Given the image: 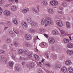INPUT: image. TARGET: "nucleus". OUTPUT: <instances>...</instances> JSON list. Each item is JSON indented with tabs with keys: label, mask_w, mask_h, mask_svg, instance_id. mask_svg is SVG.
Segmentation results:
<instances>
[{
	"label": "nucleus",
	"mask_w": 73,
	"mask_h": 73,
	"mask_svg": "<svg viewBox=\"0 0 73 73\" xmlns=\"http://www.w3.org/2000/svg\"><path fill=\"white\" fill-rule=\"evenodd\" d=\"M45 19L46 21V24L45 25V27L51 26V25H53L54 22H53V21L50 17H46L45 18Z\"/></svg>",
	"instance_id": "obj_1"
},
{
	"label": "nucleus",
	"mask_w": 73,
	"mask_h": 73,
	"mask_svg": "<svg viewBox=\"0 0 73 73\" xmlns=\"http://www.w3.org/2000/svg\"><path fill=\"white\" fill-rule=\"evenodd\" d=\"M56 24L57 25L60 27H62L63 26V24L61 21L60 20H58L56 22Z\"/></svg>",
	"instance_id": "obj_2"
},
{
	"label": "nucleus",
	"mask_w": 73,
	"mask_h": 73,
	"mask_svg": "<svg viewBox=\"0 0 73 73\" xmlns=\"http://www.w3.org/2000/svg\"><path fill=\"white\" fill-rule=\"evenodd\" d=\"M48 41L50 44H54L55 42L54 39L53 37H51L48 39Z\"/></svg>",
	"instance_id": "obj_3"
},
{
	"label": "nucleus",
	"mask_w": 73,
	"mask_h": 73,
	"mask_svg": "<svg viewBox=\"0 0 73 73\" xmlns=\"http://www.w3.org/2000/svg\"><path fill=\"white\" fill-rule=\"evenodd\" d=\"M4 13L5 15H6L7 16H11V12L7 10L5 11L4 12Z\"/></svg>",
	"instance_id": "obj_4"
},
{
	"label": "nucleus",
	"mask_w": 73,
	"mask_h": 73,
	"mask_svg": "<svg viewBox=\"0 0 73 73\" xmlns=\"http://www.w3.org/2000/svg\"><path fill=\"white\" fill-rule=\"evenodd\" d=\"M9 35V36H11L12 37H16V35L12 31H10Z\"/></svg>",
	"instance_id": "obj_5"
},
{
	"label": "nucleus",
	"mask_w": 73,
	"mask_h": 73,
	"mask_svg": "<svg viewBox=\"0 0 73 73\" xmlns=\"http://www.w3.org/2000/svg\"><path fill=\"white\" fill-rule=\"evenodd\" d=\"M28 67L29 68H33L34 66H35V64L34 63L32 62V63H30L29 64V65H28Z\"/></svg>",
	"instance_id": "obj_6"
},
{
	"label": "nucleus",
	"mask_w": 73,
	"mask_h": 73,
	"mask_svg": "<svg viewBox=\"0 0 73 73\" xmlns=\"http://www.w3.org/2000/svg\"><path fill=\"white\" fill-rule=\"evenodd\" d=\"M25 36L26 39L28 40H30L32 38V36L30 35L26 34L25 35Z\"/></svg>",
	"instance_id": "obj_7"
},
{
	"label": "nucleus",
	"mask_w": 73,
	"mask_h": 73,
	"mask_svg": "<svg viewBox=\"0 0 73 73\" xmlns=\"http://www.w3.org/2000/svg\"><path fill=\"white\" fill-rule=\"evenodd\" d=\"M52 33L53 35H58V32L56 30H53L52 31Z\"/></svg>",
	"instance_id": "obj_8"
},
{
	"label": "nucleus",
	"mask_w": 73,
	"mask_h": 73,
	"mask_svg": "<svg viewBox=\"0 0 73 73\" xmlns=\"http://www.w3.org/2000/svg\"><path fill=\"white\" fill-rule=\"evenodd\" d=\"M67 70V68L66 67L64 66L63 67H62L61 69V71L62 72H64V73H65L66 72V71Z\"/></svg>",
	"instance_id": "obj_9"
},
{
	"label": "nucleus",
	"mask_w": 73,
	"mask_h": 73,
	"mask_svg": "<svg viewBox=\"0 0 73 73\" xmlns=\"http://www.w3.org/2000/svg\"><path fill=\"white\" fill-rule=\"evenodd\" d=\"M65 63L66 65H70L72 64V62L71 61L67 60L65 62Z\"/></svg>",
	"instance_id": "obj_10"
},
{
	"label": "nucleus",
	"mask_w": 73,
	"mask_h": 73,
	"mask_svg": "<svg viewBox=\"0 0 73 73\" xmlns=\"http://www.w3.org/2000/svg\"><path fill=\"white\" fill-rule=\"evenodd\" d=\"M11 10L13 11H15L17 9V7L15 6H12L11 7Z\"/></svg>",
	"instance_id": "obj_11"
},
{
	"label": "nucleus",
	"mask_w": 73,
	"mask_h": 73,
	"mask_svg": "<svg viewBox=\"0 0 73 73\" xmlns=\"http://www.w3.org/2000/svg\"><path fill=\"white\" fill-rule=\"evenodd\" d=\"M48 12L50 14H53L54 13L53 9H49L48 10Z\"/></svg>",
	"instance_id": "obj_12"
},
{
	"label": "nucleus",
	"mask_w": 73,
	"mask_h": 73,
	"mask_svg": "<svg viewBox=\"0 0 73 73\" xmlns=\"http://www.w3.org/2000/svg\"><path fill=\"white\" fill-rule=\"evenodd\" d=\"M13 65H14L13 62L11 61L9 62V65L10 66H11V67H13Z\"/></svg>",
	"instance_id": "obj_13"
},
{
	"label": "nucleus",
	"mask_w": 73,
	"mask_h": 73,
	"mask_svg": "<svg viewBox=\"0 0 73 73\" xmlns=\"http://www.w3.org/2000/svg\"><path fill=\"white\" fill-rule=\"evenodd\" d=\"M30 24L33 27H35L37 25V23L36 22H32Z\"/></svg>",
	"instance_id": "obj_14"
},
{
	"label": "nucleus",
	"mask_w": 73,
	"mask_h": 73,
	"mask_svg": "<svg viewBox=\"0 0 73 73\" xmlns=\"http://www.w3.org/2000/svg\"><path fill=\"white\" fill-rule=\"evenodd\" d=\"M67 47L68 48H72L73 47V44L72 43H70L68 44L67 46Z\"/></svg>",
	"instance_id": "obj_15"
},
{
	"label": "nucleus",
	"mask_w": 73,
	"mask_h": 73,
	"mask_svg": "<svg viewBox=\"0 0 73 73\" xmlns=\"http://www.w3.org/2000/svg\"><path fill=\"white\" fill-rule=\"evenodd\" d=\"M27 23H30V24L31 23H32V21L31 19L29 17H28L27 18Z\"/></svg>",
	"instance_id": "obj_16"
},
{
	"label": "nucleus",
	"mask_w": 73,
	"mask_h": 73,
	"mask_svg": "<svg viewBox=\"0 0 73 73\" xmlns=\"http://www.w3.org/2000/svg\"><path fill=\"white\" fill-rule=\"evenodd\" d=\"M25 46L26 47H31L32 46L29 43L27 42L25 44Z\"/></svg>",
	"instance_id": "obj_17"
},
{
	"label": "nucleus",
	"mask_w": 73,
	"mask_h": 73,
	"mask_svg": "<svg viewBox=\"0 0 73 73\" xmlns=\"http://www.w3.org/2000/svg\"><path fill=\"white\" fill-rule=\"evenodd\" d=\"M8 60V59L5 57H4L2 58V61H3V62H5V63H7V60Z\"/></svg>",
	"instance_id": "obj_18"
},
{
	"label": "nucleus",
	"mask_w": 73,
	"mask_h": 73,
	"mask_svg": "<svg viewBox=\"0 0 73 73\" xmlns=\"http://www.w3.org/2000/svg\"><path fill=\"white\" fill-rule=\"evenodd\" d=\"M27 57L28 58H31L32 57V54L30 52L28 53Z\"/></svg>",
	"instance_id": "obj_19"
},
{
	"label": "nucleus",
	"mask_w": 73,
	"mask_h": 73,
	"mask_svg": "<svg viewBox=\"0 0 73 73\" xmlns=\"http://www.w3.org/2000/svg\"><path fill=\"white\" fill-rule=\"evenodd\" d=\"M66 52L68 54L71 55V54H73V51H69L68 50Z\"/></svg>",
	"instance_id": "obj_20"
},
{
	"label": "nucleus",
	"mask_w": 73,
	"mask_h": 73,
	"mask_svg": "<svg viewBox=\"0 0 73 73\" xmlns=\"http://www.w3.org/2000/svg\"><path fill=\"white\" fill-rule=\"evenodd\" d=\"M22 24L23 27H24L25 28H26L28 27V25H27V24L26 22H23L22 23Z\"/></svg>",
	"instance_id": "obj_21"
},
{
	"label": "nucleus",
	"mask_w": 73,
	"mask_h": 73,
	"mask_svg": "<svg viewBox=\"0 0 73 73\" xmlns=\"http://www.w3.org/2000/svg\"><path fill=\"white\" fill-rule=\"evenodd\" d=\"M64 43L67 44L68 43H69V40L68 39H66V38H64Z\"/></svg>",
	"instance_id": "obj_22"
},
{
	"label": "nucleus",
	"mask_w": 73,
	"mask_h": 73,
	"mask_svg": "<svg viewBox=\"0 0 73 73\" xmlns=\"http://www.w3.org/2000/svg\"><path fill=\"white\" fill-rule=\"evenodd\" d=\"M55 68L57 69H60L61 68V65L60 64H56L55 65Z\"/></svg>",
	"instance_id": "obj_23"
},
{
	"label": "nucleus",
	"mask_w": 73,
	"mask_h": 73,
	"mask_svg": "<svg viewBox=\"0 0 73 73\" xmlns=\"http://www.w3.org/2000/svg\"><path fill=\"white\" fill-rule=\"evenodd\" d=\"M68 71L70 73H73V68L70 67L68 69Z\"/></svg>",
	"instance_id": "obj_24"
},
{
	"label": "nucleus",
	"mask_w": 73,
	"mask_h": 73,
	"mask_svg": "<svg viewBox=\"0 0 73 73\" xmlns=\"http://www.w3.org/2000/svg\"><path fill=\"white\" fill-rule=\"evenodd\" d=\"M66 27L67 28H70V23L69 22H67L66 23Z\"/></svg>",
	"instance_id": "obj_25"
},
{
	"label": "nucleus",
	"mask_w": 73,
	"mask_h": 73,
	"mask_svg": "<svg viewBox=\"0 0 73 73\" xmlns=\"http://www.w3.org/2000/svg\"><path fill=\"white\" fill-rule=\"evenodd\" d=\"M60 32L61 33V34H62V36H66V34H64L65 33V32L64 31H60Z\"/></svg>",
	"instance_id": "obj_26"
},
{
	"label": "nucleus",
	"mask_w": 73,
	"mask_h": 73,
	"mask_svg": "<svg viewBox=\"0 0 73 73\" xmlns=\"http://www.w3.org/2000/svg\"><path fill=\"white\" fill-rule=\"evenodd\" d=\"M34 57H35L36 60H38L39 59V56L37 55H34Z\"/></svg>",
	"instance_id": "obj_27"
},
{
	"label": "nucleus",
	"mask_w": 73,
	"mask_h": 73,
	"mask_svg": "<svg viewBox=\"0 0 73 73\" xmlns=\"http://www.w3.org/2000/svg\"><path fill=\"white\" fill-rule=\"evenodd\" d=\"M7 25H9V26H11L12 23H11L10 21H8L7 22Z\"/></svg>",
	"instance_id": "obj_28"
},
{
	"label": "nucleus",
	"mask_w": 73,
	"mask_h": 73,
	"mask_svg": "<svg viewBox=\"0 0 73 73\" xmlns=\"http://www.w3.org/2000/svg\"><path fill=\"white\" fill-rule=\"evenodd\" d=\"M6 41L7 42L9 43V42H11V39L10 38H7L6 39Z\"/></svg>",
	"instance_id": "obj_29"
},
{
	"label": "nucleus",
	"mask_w": 73,
	"mask_h": 73,
	"mask_svg": "<svg viewBox=\"0 0 73 73\" xmlns=\"http://www.w3.org/2000/svg\"><path fill=\"white\" fill-rule=\"evenodd\" d=\"M5 52L4 51L2 50H0V54H5Z\"/></svg>",
	"instance_id": "obj_30"
},
{
	"label": "nucleus",
	"mask_w": 73,
	"mask_h": 73,
	"mask_svg": "<svg viewBox=\"0 0 73 73\" xmlns=\"http://www.w3.org/2000/svg\"><path fill=\"white\" fill-rule=\"evenodd\" d=\"M45 24V20L44 19H42L41 21V24L42 25H44Z\"/></svg>",
	"instance_id": "obj_31"
},
{
	"label": "nucleus",
	"mask_w": 73,
	"mask_h": 73,
	"mask_svg": "<svg viewBox=\"0 0 73 73\" xmlns=\"http://www.w3.org/2000/svg\"><path fill=\"white\" fill-rule=\"evenodd\" d=\"M62 5L64 7H66L67 6V4H66V2L63 3H62Z\"/></svg>",
	"instance_id": "obj_32"
},
{
	"label": "nucleus",
	"mask_w": 73,
	"mask_h": 73,
	"mask_svg": "<svg viewBox=\"0 0 73 73\" xmlns=\"http://www.w3.org/2000/svg\"><path fill=\"white\" fill-rule=\"evenodd\" d=\"M47 2H48V1L47 0H44L43 2V4H47Z\"/></svg>",
	"instance_id": "obj_33"
},
{
	"label": "nucleus",
	"mask_w": 73,
	"mask_h": 73,
	"mask_svg": "<svg viewBox=\"0 0 73 73\" xmlns=\"http://www.w3.org/2000/svg\"><path fill=\"white\" fill-rule=\"evenodd\" d=\"M3 48L4 49H7V45L4 44L3 46Z\"/></svg>",
	"instance_id": "obj_34"
},
{
	"label": "nucleus",
	"mask_w": 73,
	"mask_h": 73,
	"mask_svg": "<svg viewBox=\"0 0 73 73\" xmlns=\"http://www.w3.org/2000/svg\"><path fill=\"white\" fill-rule=\"evenodd\" d=\"M21 51H20V50H18V53L19 54H23V51H21Z\"/></svg>",
	"instance_id": "obj_35"
},
{
	"label": "nucleus",
	"mask_w": 73,
	"mask_h": 73,
	"mask_svg": "<svg viewBox=\"0 0 73 73\" xmlns=\"http://www.w3.org/2000/svg\"><path fill=\"white\" fill-rule=\"evenodd\" d=\"M14 23L17 25V24H18V23H17V19H15L13 21Z\"/></svg>",
	"instance_id": "obj_36"
},
{
	"label": "nucleus",
	"mask_w": 73,
	"mask_h": 73,
	"mask_svg": "<svg viewBox=\"0 0 73 73\" xmlns=\"http://www.w3.org/2000/svg\"><path fill=\"white\" fill-rule=\"evenodd\" d=\"M4 3V0H0V5H1Z\"/></svg>",
	"instance_id": "obj_37"
},
{
	"label": "nucleus",
	"mask_w": 73,
	"mask_h": 73,
	"mask_svg": "<svg viewBox=\"0 0 73 73\" xmlns=\"http://www.w3.org/2000/svg\"><path fill=\"white\" fill-rule=\"evenodd\" d=\"M51 5H54V1H53L50 2Z\"/></svg>",
	"instance_id": "obj_38"
},
{
	"label": "nucleus",
	"mask_w": 73,
	"mask_h": 73,
	"mask_svg": "<svg viewBox=\"0 0 73 73\" xmlns=\"http://www.w3.org/2000/svg\"><path fill=\"white\" fill-rule=\"evenodd\" d=\"M22 52H23V53H25V52H27V49H24V50H21Z\"/></svg>",
	"instance_id": "obj_39"
},
{
	"label": "nucleus",
	"mask_w": 73,
	"mask_h": 73,
	"mask_svg": "<svg viewBox=\"0 0 73 73\" xmlns=\"http://www.w3.org/2000/svg\"><path fill=\"white\" fill-rule=\"evenodd\" d=\"M58 4V2L57 1H54V5H57Z\"/></svg>",
	"instance_id": "obj_40"
},
{
	"label": "nucleus",
	"mask_w": 73,
	"mask_h": 73,
	"mask_svg": "<svg viewBox=\"0 0 73 73\" xmlns=\"http://www.w3.org/2000/svg\"><path fill=\"white\" fill-rule=\"evenodd\" d=\"M14 44L16 46H17V45H18V43H17V42L15 41L14 42Z\"/></svg>",
	"instance_id": "obj_41"
},
{
	"label": "nucleus",
	"mask_w": 73,
	"mask_h": 73,
	"mask_svg": "<svg viewBox=\"0 0 73 73\" xmlns=\"http://www.w3.org/2000/svg\"><path fill=\"white\" fill-rule=\"evenodd\" d=\"M58 12L59 13H60V14H62V15H63V14L64 13V12L61 11H58Z\"/></svg>",
	"instance_id": "obj_42"
},
{
	"label": "nucleus",
	"mask_w": 73,
	"mask_h": 73,
	"mask_svg": "<svg viewBox=\"0 0 73 73\" xmlns=\"http://www.w3.org/2000/svg\"><path fill=\"white\" fill-rule=\"evenodd\" d=\"M51 50L53 51H54V46H51Z\"/></svg>",
	"instance_id": "obj_43"
},
{
	"label": "nucleus",
	"mask_w": 73,
	"mask_h": 73,
	"mask_svg": "<svg viewBox=\"0 0 73 73\" xmlns=\"http://www.w3.org/2000/svg\"><path fill=\"white\" fill-rule=\"evenodd\" d=\"M3 58V57H2V56H0V62L2 61Z\"/></svg>",
	"instance_id": "obj_44"
},
{
	"label": "nucleus",
	"mask_w": 73,
	"mask_h": 73,
	"mask_svg": "<svg viewBox=\"0 0 73 73\" xmlns=\"http://www.w3.org/2000/svg\"><path fill=\"white\" fill-rule=\"evenodd\" d=\"M45 55L47 57V58H49V55H48V53H45Z\"/></svg>",
	"instance_id": "obj_45"
},
{
	"label": "nucleus",
	"mask_w": 73,
	"mask_h": 73,
	"mask_svg": "<svg viewBox=\"0 0 73 73\" xmlns=\"http://www.w3.org/2000/svg\"><path fill=\"white\" fill-rule=\"evenodd\" d=\"M38 72L39 73H42V70L41 69H40L38 70Z\"/></svg>",
	"instance_id": "obj_46"
},
{
	"label": "nucleus",
	"mask_w": 73,
	"mask_h": 73,
	"mask_svg": "<svg viewBox=\"0 0 73 73\" xmlns=\"http://www.w3.org/2000/svg\"><path fill=\"white\" fill-rule=\"evenodd\" d=\"M46 65L48 67H49V68H50L51 66H50V64H47Z\"/></svg>",
	"instance_id": "obj_47"
},
{
	"label": "nucleus",
	"mask_w": 73,
	"mask_h": 73,
	"mask_svg": "<svg viewBox=\"0 0 73 73\" xmlns=\"http://www.w3.org/2000/svg\"><path fill=\"white\" fill-rule=\"evenodd\" d=\"M44 36L46 37V38H48V35L46 34H44Z\"/></svg>",
	"instance_id": "obj_48"
},
{
	"label": "nucleus",
	"mask_w": 73,
	"mask_h": 73,
	"mask_svg": "<svg viewBox=\"0 0 73 73\" xmlns=\"http://www.w3.org/2000/svg\"><path fill=\"white\" fill-rule=\"evenodd\" d=\"M19 68L18 67H15V69L17 71H18V70H19Z\"/></svg>",
	"instance_id": "obj_49"
},
{
	"label": "nucleus",
	"mask_w": 73,
	"mask_h": 73,
	"mask_svg": "<svg viewBox=\"0 0 73 73\" xmlns=\"http://www.w3.org/2000/svg\"><path fill=\"white\" fill-rule=\"evenodd\" d=\"M57 56H56V55L54 56V57H53V58H54V59H56V58H57Z\"/></svg>",
	"instance_id": "obj_50"
},
{
	"label": "nucleus",
	"mask_w": 73,
	"mask_h": 73,
	"mask_svg": "<svg viewBox=\"0 0 73 73\" xmlns=\"http://www.w3.org/2000/svg\"><path fill=\"white\" fill-rule=\"evenodd\" d=\"M30 31H31V32H33V33H34L35 32V30L33 29H31Z\"/></svg>",
	"instance_id": "obj_51"
},
{
	"label": "nucleus",
	"mask_w": 73,
	"mask_h": 73,
	"mask_svg": "<svg viewBox=\"0 0 73 73\" xmlns=\"http://www.w3.org/2000/svg\"><path fill=\"white\" fill-rule=\"evenodd\" d=\"M15 33H16V34H19V32L18 31H16Z\"/></svg>",
	"instance_id": "obj_52"
},
{
	"label": "nucleus",
	"mask_w": 73,
	"mask_h": 73,
	"mask_svg": "<svg viewBox=\"0 0 73 73\" xmlns=\"http://www.w3.org/2000/svg\"><path fill=\"white\" fill-rule=\"evenodd\" d=\"M23 12L24 13H25V12H27V11L26 10V9H24L23 10Z\"/></svg>",
	"instance_id": "obj_53"
},
{
	"label": "nucleus",
	"mask_w": 73,
	"mask_h": 73,
	"mask_svg": "<svg viewBox=\"0 0 73 73\" xmlns=\"http://www.w3.org/2000/svg\"><path fill=\"white\" fill-rule=\"evenodd\" d=\"M25 64V62H23L22 63V65H24Z\"/></svg>",
	"instance_id": "obj_54"
},
{
	"label": "nucleus",
	"mask_w": 73,
	"mask_h": 73,
	"mask_svg": "<svg viewBox=\"0 0 73 73\" xmlns=\"http://www.w3.org/2000/svg\"><path fill=\"white\" fill-rule=\"evenodd\" d=\"M8 6H9V5H4V7H8Z\"/></svg>",
	"instance_id": "obj_55"
},
{
	"label": "nucleus",
	"mask_w": 73,
	"mask_h": 73,
	"mask_svg": "<svg viewBox=\"0 0 73 73\" xmlns=\"http://www.w3.org/2000/svg\"><path fill=\"white\" fill-rule=\"evenodd\" d=\"M12 58H13V59H14V58H15V55H12Z\"/></svg>",
	"instance_id": "obj_56"
},
{
	"label": "nucleus",
	"mask_w": 73,
	"mask_h": 73,
	"mask_svg": "<svg viewBox=\"0 0 73 73\" xmlns=\"http://www.w3.org/2000/svg\"><path fill=\"white\" fill-rule=\"evenodd\" d=\"M34 41H35V43L36 42V39L35 38H34Z\"/></svg>",
	"instance_id": "obj_57"
},
{
	"label": "nucleus",
	"mask_w": 73,
	"mask_h": 73,
	"mask_svg": "<svg viewBox=\"0 0 73 73\" xmlns=\"http://www.w3.org/2000/svg\"><path fill=\"white\" fill-rule=\"evenodd\" d=\"M3 11H0V15H2Z\"/></svg>",
	"instance_id": "obj_58"
},
{
	"label": "nucleus",
	"mask_w": 73,
	"mask_h": 73,
	"mask_svg": "<svg viewBox=\"0 0 73 73\" xmlns=\"http://www.w3.org/2000/svg\"><path fill=\"white\" fill-rule=\"evenodd\" d=\"M8 29V27H5L4 29V30H6V29Z\"/></svg>",
	"instance_id": "obj_59"
},
{
	"label": "nucleus",
	"mask_w": 73,
	"mask_h": 73,
	"mask_svg": "<svg viewBox=\"0 0 73 73\" xmlns=\"http://www.w3.org/2000/svg\"><path fill=\"white\" fill-rule=\"evenodd\" d=\"M9 1L10 2H13L14 0H9Z\"/></svg>",
	"instance_id": "obj_60"
},
{
	"label": "nucleus",
	"mask_w": 73,
	"mask_h": 73,
	"mask_svg": "<svg viewBox=\"0 0 73 73\" xmlns=\"http://www.w3.org/2000/svg\"><path fill=\"white\" fill-rule=\"evenodd\" d=\"M32 9L33 10V11H35V8L33 7L32 8Z\"/></svg>",
	"instance_id": "obj_61"
},
{
	"label": "nucleus",
	"mask_w": 73,
	"mask_h": 73,
	"mask_svg": "<svg viewBox=\"0 0 73 73\" xmlns=\"http://www.w3.org/2000/svg\"><path fill=\"white\" fill-rule=\"evenodd\" d=\"M44 60H45V59H42V62H44Z\"/></svg>",
	"instance_id": "obj_62"
},
{
	"label": "nucleus",
	"mask_w": 73,
	"mask_h": 73,
	"mask_svg": "<svg viewBox=\"0 0 73 73\" xmlns=\"http://www.w3.org/2000/svg\"><path fill=\"white\" fill-rule=\"evenodd\" d=\"M23 60H25V61H26V60H27V58H23Z\"/></svg>",
	"instance_id": "obj_63"
},
{
	"label": "nucleus",
	"mask_w": 73,
	"mask_h": 73,
	"mask_svg": "<svg viewBox=\"0 0 73 73\" xmlns=\"http://www.w3.org/2000/svg\"><path fill=\"white\" fill-rule=\"evenodd\" d=\"M26 10L27 12V11H29V9L28 8L27 9H26Z\"/></svg>",
	"instance_id": "obj_64"
}]
</instances>
